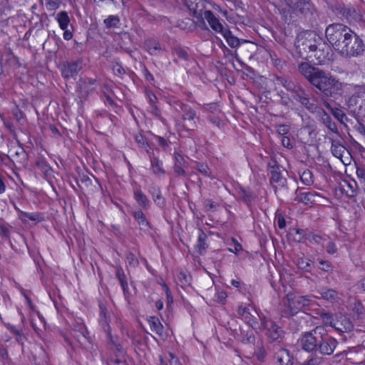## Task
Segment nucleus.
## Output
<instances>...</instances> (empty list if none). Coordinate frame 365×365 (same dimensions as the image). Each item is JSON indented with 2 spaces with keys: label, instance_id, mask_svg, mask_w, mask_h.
<instances>
[{
  "label": "nucleus",
  "instance_id": "f257e3e1",
  "mask_svg": "<svg viewBox=\"0 0 365 365\" xmlns=\"http://www.w3.org/2000/svg\"><path fill=\"white\" fill-rule=\"evenodd\" d=\"M298 71L308 82L319 90L323 97L338 99L344 93L347 83L341 82L329 72H327L307 62L298 65Z\"/></svg>",
  "mask_w": 365,
  "mask_h": 365
},
{
  "label": "nucleus",
  "instance_id": "f03ea898",
  "mask_svg": "<svg viewBox=\"0 0 365 365\" xmlns=\"http://www.w3.org/2000/svg\"><path fill=\"white\" fill-rule=\"evenodd\" d=\"M319 327L302 332L297 343L304 351L319 354L322 356L331 355L338 345L337 340L326 332H321Z\"/></svg>",
  "mask_w": 365,
  "mask_h": 365
},
{
  "label": "nucleus",
  "instance_id": "7ed1b4c3",
  "mask_svg": "<svg viewBox=\"0 0 365 365\" xmlns=\"http://www.w3.org/2000/svg\"><path fill=\"white\" fill-rule=\"evenodd\" d=\"M353 31L349 26L343 24L334 23L326 28L325 36L333 48L341 54L345 47V41L349 39Z\"/></svg>",
  "mask_w": 365,
  "mask_h": 365
},
{
  "label": "nucleus",
  "instance_id": "20e7f679",
  "mask_svg": "<svg viewBox=\"0 0 365 365\" xmlns=\"http://www.w3.org/2000/svg\"><path fill=\"white\" fill-rule=\"evenodd\" d=\"M169 103L176 112L181 115L183 121L182 129L191 134L197 127V120L199 118L197 116L196 111L190 105L180 100H170Z\"/></svg>",
  "mask_w": 365,
  "mask_h": 365
},
{
  "label": "nucleus",
  "instance_id": "39448f33",
  "mask_svg": "<svg viewBox=\"0 0 365 365\" xmlns=\"http://www.w3.org/2000/svg\"><path fill=\"white\" fill-rule=\"evenodd\" d=\"M318 37L315 33L312 31L299 34L294 43L297 56L304 59L312 57L311 55L309 56V53L312 52Z\"/></svg>",
  "mask_w": 365,
  "mask_h": 365
},
{
  "label": "nucleus",
  "instance_id": "423d86ee",
  "mask_svg": "<svg viewBox=\"0 0 365 365\" xmlns=\"http://www.w3.org/2000/svg\"><path fill=\"white\" fill-rule=\"evenodd\" d=\"M260 325L259 329L264 332L269 343L280 344L284 337V331L274 321L267 318L265 316H259Z\"/></svg>",
  "mask_w": 365,
  "mask_h": 365
},
{
  "label": "nucleus",
  "instance_id": "0eeeda50",
  "mask_svg": "<svg viewBox=\"0 0 365 365\" xmlns=\"http://www.w3.org/2000/svg\"><path fill=\"white\" fill-rule=\"evenodd\" d=\"M287 312L291 315H296L299 311L311 310L314 306L317 305L316 302L311 296L297 295L288 294Z\"/></svg>",
  "mask_w": 365,
  "mask_h": 365
},
{
  "label": "nucleus",
  "instance_id": "6e6552de",
  "mask_svg": "<svg viewBox=\"0 0 365 365\" xmlns=\"http://www.w3.org/2000/svg\"><path fill=\"white\" fill-rule=\"evenodd\" d=\"M285 3L289 12L296 15L301 14L306 18L309 17L314 19L317 16L314 6L308 0H285Z\"/></svg>",
  "mask_w": 365,
  "mask_h": 365
},
{
  "label": "nucleus",
  "instance_id": "1a4fd4ad",
  "mask_svg": "<svg viewBox=\"0 0 365 365\" xmlns=\"http://www.w3.org/2000/svg\"><path fill=\"white\" fill-rule=\"evenodd\" d=\"M345 47L341 53V56L347 58L357 57L364 53L365 45L360 36L353 31L349 40L345 41Z\"/></svg>",
  "mask_w": 365,
  "mask_h": 365
},
{
  "label": "nucleus",
  "instance_id": "9d476101",
  "mask_svg": "<svg viewBox=\"0 0 365 365\" xmlns=\"http://www.w3.org/2000/svg\"><path fill=\"white\" fill-rule=\"evenodd\" d=\"M293 99L312 114H317L322 108L317 100L314 96H311L304 88L298 93Z\"/></svg>",
  "mask_w": 365,
  "mask_h": 365
},
{
  "label": "nucleus",
  "instance_id": "9b49d317",
  "mask_svg": "<svg viewBox=\"0 0 365 365\" xmlns=\"http://www.w3.org/2000/svg\"><path fill=\"white\" fill-rule=\"evenodd\" d=\"M312 53H314L313 56L318 61V63L322 64L330 59L332 49L330 43H327L320 37H318Z\"/></svg>",
  "mask_w": 365,
  "mask_h": 365
},
{
  "label": "nucleus",
  "instance_id": "f8f14e48",
  "mask_svg": "<svg viewBox=\"0 0 365 365\" xmlns=\"http://www.w3.org/2000/svg\"><path fill=\"white\" fill-rule=\"evenodd\" d=\"M303 188L297 187L295 190V198L294 200L297 202L304 203L306 205H312L321 202L322 196L314 191L309 190L307 192H302Z\"/></svg>",
  "mask_w": 365,
  "mask_h": 365
},
{
  "label": "nucleus",
  "instance_id": "ddd939ff",
  "mask_svg": "<svg viewBox=\"0 0 365 365\" xmlns=\"http://www.w3.org/2000/svg\"><path fill=\"white\" fill-rule=\"evenodd\" d=\"M83 61L78 58L76 61H65L61 64V71L63 78L66 80L76 78L82 69Z\"/></svg>",
  "mask_w": 365,
  "mask_h": 365
},
{
  "label": "nucleus",
  "instance_id": "4468645a",
  "mask_svg": "<svg viewBox=\"0 0 365 365\" xmlns=\"http://www.w3.org/2000/svg\"><path fill=\"white\" fill-rule=\"evenodd\" d=\"M268 170L270 174L269 182L272 185L274 191L277 192V186L274 184H277L279 187H285L287 184V179L282 175L281 167L278 165L277 161H272L267 165Z\"/></svg>",
  "mask_w": 365,
  "mask_h": 365
},
{
  "label": "nucleus",
  "instance_id": "2eb2a0df",
  "mask_svg": "<svg viewBox=\"0 0 365 365\" xmlns=\"http://www.w3.org/2000/svg\"><path fill=\"white\" fill-rule=\"evenodd\" d=\"M344 19L354 22L365 29V11L362 7L347 6Z\"/></svg>",
  "mask_w": 365,
  "mask_h": 365
},
{
  "label": "nucleus",
  "instance_id": "dca6fc26",
  "mask_svg": "<svg viewBox=\"0 0 365 365\" xmlns=\"http://www.w3.org/2000/svg\"><path fill=\"white\" fill-rule=\"evenodd\" d=\"M316 115L318 120L329 130V135H331V133H334L336 136H340L341 133L338 130L336 123L322 108Z\"/></svg>",
  "mask_w": 365,
  "mask_h": 365
},
{
  "label": "nucleus",
  "instance_id": "f3484780",
  "mask_svg": "<svg viewBox=\"0 0 365 365\" xmlns=\"http://www.w3.org/2000/svg\"><path fill=\"white\" fill-rule=\"evenodd\" d=\"M131 215L135 222L138 223L139 228L145 233H149L153 227L150 220L146 217L145 213L142 210H132Z\"/></svg>",
  "mask_w": 365,
  "mask_h": 365
},
{
  "label": "nucleus",
  "instance_id": "a211bd4d",
  "mask_svg": "<svg viewBox=\"0 0 365 365\" xmlns=\"http://www.w3.org/2000/svg\"><path fill=\"white\" fill-rule=\"evenodd\" d=\"M328 138L331 143V151L333 155L339 159H342L343 155L346 150L344 145V140L340 134V136L334 138L333 135H328Z\"/></svg>",
  "mask_w": 365,
  "mask_h": 365
},
{
  "label": "nucleus",
  "instance_id": "6ab92c4d",
  "mask_svg": "<svg viewBox=\"0 0 365 365\" xmlns=\"http://www.w3.org/2000/svg\"><path fill=\"white\" fill-rule=\"evenodd\" d=\"M35 165L41 171L43 175V178L48 182V183L53 186L52 180L53 176V170L49 165L47 160L43 157L38 158Z\"/></svg>",
  "mask_w": 365,
  "mask_h": 365
},
{
  "label": "nucleus",
  "instance_id": "aec40b11",
  "mask_svg": "<svg viewBox=\"0 0 365 365\" xmlns=\"http://www.w3.org/2000/svg\"><path fill=\"white\" fill-rule=\"evenodd\" d=\"M174 165L173 167L174 173L176 177H186L187 173L185 170V168L188 165L187 162L185 160L184 157L178 153H175L173 155Z\"/></svg>",
  "mask_w": 365,
  "mask_h": 365
},
{
  "label": "nucleus",
  "instance_id": "412c9836",
  "mask_svg": "<svg viewBox=\"0 0 365 365\" xmlns=\"http://www.w3.org/2000/svg\"><path fill=\"white\" fill-rule=\"evenodd\" d=\"M330 326L339 332H350L354 328L351 321L345 316H341L339 319L330 322Z\"/></svg>",
  "mask_w": 365,
  "mask_h": 365
},
{
  "label": "nucleus",
  "instance_id": "4be33fe9",
  "mask_svg": "<svg viewBox=\"0 0 365 365\" xmlns=\"http://www.w3.org/2000/svg\"><path fill=\"white\" fill-rule=\"evenodd\" d=\"M147 322L150 326V330L155 332L161 339H165L168 336L165 327L156 316H149L147 317Z\"/></svg>",
  "mask_w": 365,
  "mask_h": 365
},
{
  "label": "nucleus",
  "instance_id": "5701e85b",
  "mask_svg": "<svg viewBox=\"0 0 365 365\" xmlns=\"http://www.w3.org/2000/svg\"><path fill=\"white\" fill-rule=\"evenodd\" d=\"M365 101V85L354 86V93L348 100V106L351 107H356L361 101Z\"/></svg>",
  "mask_w": 365,
  "mask_h": 365
},
{
  "label": "nucleus",
  "instance_id": "b1692460",
  "mask_svg": "<svg viewBox=\"0 0 365 365\" xmlns=\"http://www.w3.org/2000/svg\"><path fill=\"white\" fill-rule=\"evenodd\" d=\"M232 334L236 340L242 344H254L255 341V336L251 329L245 331L240 328V332L235 329L232 331Z\"/></svg>",
  "mask_w": 365,
  "mask_h": 365
},
{
  "label": "nucleus",
  "instance_id": "393cba45",
  "mask_svg": "<svg viewBox=\"0 0 365 365\" xmlns=\"http://www.w3.org/2000/svg\"><path fill=\"white\" fill-rule=\"evenodd\" d=\"M318 292L320 294L322 299L332 304L338 302L340 299L339 293L336 290L331 288L327 287H321L318 290Z\"/></svg>",
  "mask_w": 365,
  "mask_h": 365
},
{
  "label": "nucleus",
  "instance_id": "a878e982",
  "mask_svg": "<svg viewBox=\"0 0 365 365\" xmlns=\"http://www.w3.org/2000/svg\"><path fill=\"white\" fill-rule=\"evenodd\" d=\"M133 197L140 207L139 210H148L150 209V201L140 187L134 190Z\"/></svg>",
  "mask_w": 365,
  "mask_h": 365
},
{
  "label": "nucleus",
  "instance_id": "bb28decb",
  "mask_svg": "<svg viewBox=\"0 0 365 365\" xmlns=\"http://www.w3.org/2000/svg\"><path fill=\"white\" fill-rule=\"evenodd\" d=\"M150 143L155 146L157 150L161 149L164 152H168L170 150L171 142L162 136L152 134Z\"/></svg>",
  "mask_w": 365,
  "mask_h": 365
},
{
  "label": "nucleus",
  "instance_id": "cd10ccee",
  "mask_svg": "<svg viewBox=\"0 0 365 365\" xmlns=\"http://www.w3.org/2000/svg\"><path fill=\"white\" fill-rule=\"evenodd\" d=\"M100 314H99V324L103 330L106 332L110 330V314L107 308L103 304H99Z\"/></svg>",
  "mask_w": 365,
  "mask_h": 365
},
{
  "label": "nucleus",
  "instance_id": "c85d7f7f",
  "mask_svg": "<svg viewBox=\"0 0 365 365\" xmlns=\"http://www.w3.org/2000/svg\"><path fill=\"white\" fill-rule=\"evenodd\" d=\"M204 17L207 21L210 27L217 32H220L222 35L223 34V31H226L227 29L224 28L222 24L219 21V20L215 17L213 12L212 11H205L204 12Z\"/></svg>",
  "mask_w": 365,
  "mask_h": 365
},
{
  "label": "nucleus",
  "instance_id": "c756f323",
  "mask_svg": "<svg viewBox=\"0 0 365 365\" xmlns=\"http://www.w3.org/2000/svg\"><path fill=\"white\" fill-rule=\"evenodd\" d=\"M276 365H292V357L289 351L286 349H279L274 354Z\"/></svg>",
  "mask_w": 365,
  "mask_h": 365
},
{
  "label": "nucleus",
  "instance_id": "7c9ffc66",
  "mask_svg": "<svg viewBox=\"0 0 365 365\" xmlns=\"http://www.w3.org/2000/svg\"><path fill=\"white\" fill-rule=\"evenodd\" d=\"M150 170L152 173L158 178H161L165 174V170L163 168V163L158 157L155 155H150Z\"/></svg>",
  "mask_w": 365,
  "mask_h": 365
},
{
  "label": "nucleus",
  "instance_id": "2f4dec72",
  "mask_svg": "<svg viewBox=\"0 0 365 365\" xmlns=\"http://www.w3.org/2000/svg\"><path fill=\"white\" fill-rule=\"evenodd\" d=\"M222 36L225 38L227 44L232 48H238L241 43H251L250 41L238 38L234 36L232 31L228 29L223 31Z\"/></svg>",
  "mask_w": 365,
  "mask_h": 365
},
{
  "label": "nucleus",
  "instance_id": "473e14b6",
  "mask_svg": "<svg viewBox=\"0 0 365 365\" xmlns=\"http://www.w3.org/2000/svg\"><path fill=\"white\" fill-rule=\"evenodd\" d=\"M207 236L205 233V232L202 229H199L198 230V236H197V242L195 245V250L196 252L200 255H203L208 248V244L207 243Z\"/></svg>",
  "mask_w": 365,
  "mask_h": 365
},
{
  "label": "nucleus",
  "instance_id": "72a5a7b5",
  "mask_svg": "<svg viewBox=\"0 0 365 365\" xmlns=\"http://www.w3.org/2000/svg\"><path fill=\"white\" fill-rule=\"evenodd\" d=\"M149 192L152 196V198L155 203V205L160 207L163 208L166 205V200L165 198L162 195L160 189L159 187L153 186L151 187L149 190Z\"/></svg>",
  "mask_w": 365,
  "mask_h": 365
},
{
  "label": "nucleus",
  "instance_id": "f704fd0d",
  "mask_svg": "<svg viewBox=\"0 0 365 365\" xmlns=\"http://www.w3.org/2000/svg\"><path fill=\"white\" fill-rule=\"evenodd\" d=\"M328 7L339 18L344 19L347 6L343 3L336 1L328 2Z\"/></svg>",
  "mask_w": 365,
  "mask_h": 365
},
{
  "label": "nucleus",
  "instance_id": "c9c22d12",
  "mask_svg": "<svg viewBox=\"0 0 365 365\" xmlns=\"http://www.w3.org/2000/svg\"><path fill=\"white\" fill-rule=\"evenodd\" d=\"M300 181L306 186H311L314 184V177L312 171L308 168H302L298 170Z\"/></svg>",
  "mask_w": 365,
  "mask_h": 365
},
{
  "label": "nucleus",
  "instance_id": "e433bc0d",
  "mask_svg": "<svg viewBox=\"0 0 365 365\" xmlns=\"http://www.w3.org/2000/svg\"><path fill=\"white\" fill-rule=\"evenodd\" d=\"M145 45L150 55H158L162 51L160 42L155 38H150L147 39L145 41Z\"/></svg>",
  "mask_w": 365,
  "mask_h": 365
},
{
  "label": "nucleus",
  "instance_id": "4c0bfd02",
  "mask_svg": "<svg viewBox=\"0 0 365 365\" xmlns=\"http://www.w3.org/2000/svg\"><path fill=\"white\" fill-rule=\"evenodd\" d=\"M240 198L247 205H250L257 198V195L250 189L241 188L239 192Z\"/></svg>",
  "mask_w": 365,
  "mask_h": 365
},
{
  "label": "nucleus",
  "instance_id": "58836bf2",
  "mask_svg": "<svg viewBox=\"0 0 365 365\" xmlns=\"http://www.w3.org/2000/svg\"><path fill=\"white\" fill-rule=\"evenodd\" d=\"M115 276L120 284L125 296H126L127 294L128 293V284L127 282L126 275L122 267L118 266L116 267Z\"/></svg>",
  "mask_w": 365,
  "mask_h": 365
},
{
  "label": "nucleus",
  "instance_id": "ea45409f",
  "mask_svg": "<svg viewBox=\"0 0 365 365\" xmlns=\"http://www.w3.org/2000/svg\"><path fill=\"white\" fill-rule=\"evenodd\" d=\"M55 19L58 22L61 29H68L71 23L70 16H68V13L65 11H61L57 13L55 16Z\"/></svg>",
  "mask_w": 365,
  "mask_h": 365
},
{
  "label": "nucleus",
  "instance_id": "a19ab883",
  "mask_svg": "<svg viewBox=\"0 0 365 365\" xmlns=\"http://www.w3.org/2000/svg\"><path fill=\"white\" fill-rule=\"evenodd\" d=\"M237 314L252 327L253 326L254 317L251 314L250 309L247 307L243 305H240L237 309Z\"/></svg>",
  "mask_w": 365,
  "mask_h": 365
},
{
  "label": "nucleus",
  "instance_id": "79ce46f5",
  "mask_svg": "<svg viewBox=\"0 0 365 365\" xmlns=\"http://www.w3.org/2000/svg\"><path fill=\"white\" fill-rule=\"evenodd\" d=\"M359 354H361L362 356H364L362 349H359L357 351H356V350L351 351L349 353L348 359L352 364H354V365H364V364L365 359L359 358Z\"/></svg>",
  "mask_w": 365,
  "mask_h": 365
},
{
  "label": "nucleus",
  "instance_id": "37998d69",
  "mask_svg": "<svg viewBox=\"0 0 365 365\" xmlns=\"http://www.w3.org/2000/svg\"><path fill=\"white\" fill-rule=\"evenodd\" d=\"M103 24L106 29H116L120 24V17L118 15H110L104 19Z\"/></svg>",
  "mask_w": 365,
  "mask_h": 365
},
{
  "label": "nucleus",
  "instance_id": "c03bdc74",
  "mask_svg": "<svg viewBox=\"0 0 365 365\" xmlns=\"http://www.w3.org/2000/svg\"><path fill=\"white\" fill-rule=\"evenodd\" d=\"M325 362V359L317 354H312V355L301 365H322Z\"/></svg>",
  "mask_w": 365,
  "mask_h": 365
},
{
  "label": "nucleus",
  "instance_id": "a18cd8bd",
  "mask_svg": "<svg viewBox=\"0 0 365 365\" xmlns=\"http://www.w3.org/2000/svg\"><path fill=\"white\" fill-rule=\"evenodd\" d=\"M195 169H196L205 177H207L211 179L214 178L211 170L206 163L197 162L195 166Z\"/></svg>",
  "mask_w": 365,
  "mask_h": 365
},
{
  "label": "nucleus",
  "instance_id": "49530a36",
  "mask_svg": "<svg viewBox=\"0 0 365 365\" xmlns=\"http://www.w3.org/2000/svg\"><path fill=\"white\" fill-rule=\"evenodd\" d=\"M189 9L190 11H193L194 16L197 18H201L202 19V16H204L205 6L203 3H201V5L199 6V3L197 2H191L189 5Z\"/></svg>",
  "mask_w": 365,
  "mask_h": 365
},
{
  "label": "nucleus",
  "instance_id": "de8ad7c7",
  "mask_svg": "<svg viewBox=\"0 0 365 365\" xmlns=\"http://www.w3.org/2000/svg\"><path fill=\"white\" fill-rule=\"evenodd\" d=\"M107 334V339L109 343L113 346V348L118 353L123 354V349L122 346L118 342L117 338L112 335L111 330L106 331Z\"/></svg>",
  "mask_w": 365,
  "mask_h": 365
},
{
  "label": "nucleus",
  "instance_id": "09e8293b",
  "mask_svg": "<svg viewBox=\"0 0 365 365\" xmlns=\"http://www.w3.org/2000/svg\"><path fill=\"white\" fill-rule=\"evenodd\" d=\"M284 88L287 91L291 93L292 98L304 88L299 85H296L292 80H290L287 85H284Z\"/></svg>",
  "mask_w": 365,
  "mask_h": 365
},
{
  "label": "nucleus",
  "instance_id": "8fccbe9b",
  "mask_svg": "<svg viewBox=\"0 0 365 365\" xmlns=\"http://www.w3.org/2000/svg\"><path fill=\"white\" fill-rule=\"evenodd\" d=\"M307 240H309L312 243L324 245V242L326 241V239L319 235L309 231Z\"/></svg>",
  "mask_w": 365,
  "mask_h": 365
},
{
  "label": "nucleus",
  "instance_id": "3c124183",
  "mask_svg": "<svg viewBox=\"0 0 365 365\" xmlns=\"http://www.w3.org/2000/svg\"><path fill=\"white\" fill-rule=\"evenodd\" d=\"M312 264V261L311 259L304 257L298 259L297 263L298 267L305 272L311 271Z\"/></svg>",
  "mask_w": 365,
  "mask_h": 365
},
{
  "label": "nucleus",
  "instance_id": "603ef678",
  "mask_svg": "<svg viewBox=\"0 0 365 365\" xmlns=\"http://www.w3.org/2000/svg\"><path fill=\"white\" fill-rule=\"evenodd\" d=\"M332 115L341 124L346 125V122L348 120V118L342 110L338 108H335L334 110H332Z\"/></svg>",
  "mask_w": 365,
  "mask_h": 365
},
{
  "label": "nucleus",
  "instance_id": "864d4df0",
  "mask_svg": "<svg viewBox=\"0 0 365 365\" xmlns=\"http://www.w3.org/2000/svg\"><path fill=\"white\" fill-rule=\"evenodd\" d=\"M134 139L140 148H147L149 147V143L144 135L140 133L134 135Z\"/></svg>",
  "mask_w": 365,
  "mask_h": 365
},
{
  "label": "nucleus",
  "instance_id": "5fc2aeb1",
  "mask_svg": "<svg viewBox=\"0 0 365 365\" xmlns=\"http://www.w3.org/2000/svg\"><path fill=\"white\" fill-rule=\"evenodd\" d=\"M352 311L357 315L358 318L361 317L365 313V309L361 302L356 300L353 304Z\"/></svg>",
  "mask_w": 365,
  "mask_h": 365
},
{
  "label": "nucleus",
  "instance_id": "6e6d98bb",
  "mask_svg": "<svg viewBox=\"0 0 365 365\" xmlns=\"http://www.w3.org/2000/svg\"><path fill=\"white\" fill-rule=\"evenodd\" d=\"M173 52L180 59L184 61H187L189 59V54L187 51L180 46H175V48H173Z\"/></svg>",
  "mask_w": 365,
  "mask_h": 365
},
{
  "label": "nucleus",
  "instance_id": "4d7b16f0",
  "mask_svg": "<svg viewBox=\"0 0 365 365\" xmlns=\"http://www.w3.org/2000/svg\"><path fill=\"white\" fill-rule=\"evenodd\" d=\"M21 214L23 217L35 222H40L43 220V217L40 213L38 212H26L21 211Z\"/></svg>",
  "mask_w": 365,
  "mask_h": 365
},
{
  "label": "nucleus",
  "instance_id": "13d9d810",
  "mask_svg": "<svg viewBox=\"0 0 365 365\" xmlns=\"http://www.w3.org/2000/svg\"><path fill=\"white\" fill-rule=\"evenodd\" d=\"M46 1V7L48 11H55L58 9L61 4H62L63 0H45Z\"/></svg>",
  "mask_w": 365,
  "mask_h": 365
},
{
  "label": "nucleus",
  "instance_id": "bf43d9fd",
  "mask_svg": "<svg viewBox=\"0 0 365 365\" xmlns=\"http://www.w3.org/2000/svg\"><path fill=\"white\" fill-rule=\"evenodd\" d=\"M255 355L258 361L261 362L264 361V359L267 356V351L264 347L262 345L257 346V349L255 351Z\"/></svg>",
  "mask_w": 365,
  "mask_h": 365
},
{
  "label": "nucleus",
  "instance_id": "052dcab7",
  "mask_svg": "<svg viewBox=\"0 0 365 365\" xmlns=\"http://www.w3.org/2000/svg\"><path fill=\"white\" fill-rule=\"evenodd\" d=\"M125 258L130 266L133 267L138 266L139 261L133 252L130 251L126 252Z\"/></svg>",
  "mask_w": 365,
  "mask_h": 365
},
{
  "label": "nucleus",
  "instance_id": "680f3d73",
  "mask_svg": "<svg viewBox=\"0 0 365 365\" xmlns=\"http://www.w3.org/2000/svg\"><path fill=\"white\" fill-rule=\"evenodd\" d=\"M295 233L297 235V238L295 239V241H297L298 242H301L307 240L309 230H303V229H296Z\"/></svg>",
  "mask_w": 365,
  "mask_h": 365
},
{
  "label": "nucleus",
  "instance_id": "e2e57ef3",
  "mask_svg": "<svg viewBox=\"0 0 365 365\" xmlns=\"http://www.w3.org/2000/svg\"><path fill=\"white\" fill-rule=\"evenodd\" d=\"M317 262L321 265V267H319V269L322 271L329 272L332 270L333 267L330 262L327 260H324L322 259H317Z\"/></svg>",
  "mask_w": 365,
  "mask_h": 365
},
{
  "label": "nucleus",
  "instance_id": "0e129e2a",
  "mask_svg": "<svg viewBox=\"0 0 365 365\" xmlns=\"http://www.w3.org/2000/svg\"><path fill=\"white\" fill-rule=\"evenodd\" d=\"M150 112L163 123L165 121V119L161 115L160 110L158 108L156 105L150 106Z\"/></svg>",
  "mask_w": 365,
  "mask_h": 365
},
{
  "label": "nucleus",
  "instance_id": "69168bd1",
  "mask_svg": "<svg viewBox=\"0 0 365 365\" xmlns=\"http://www.w3.org/2000/svg\"><path fill=\"white\" fill-rule=\"evenodd\" d=\"M112 69H113L114 74L116 76H122L125 73V69L123 68L122 65L120 63H119L118 62H116L115 64H114L113 66Z\"/></svg>",
  "mask_w": 365,
  "mask_h": 365
},
{
  "label": "nucleus",
  "instance_id": "338daca9",
  "mask_svg": "<svg viewBox=\"0 0 365 365\" xmlns=\"http://www.w3.org/2000/svg\"><path fill=\"white\" fill-rule=\"evenodd\" d=\"M326 252L329 255H334L337 252L336 244L332 241H328L325 245Z\"/></svg>",
  "mask_w": 365,
  "mask_h": 365
},
{
  "label": "nucleus",
  "instance_id": "774afa93",
  "mask_svg": "<svg viewBox=\"0 0 365 365\" xmlns=\"http://www.w3.org/2000/svg\"><path fill=\"white\" fill-rule=\"evenodd\" d=\"M356 173L360 182L365 186V168L357 167Z\"/></svg>",
  "mask_w": 365,
  "mask_h": 365
}]
</instances>
